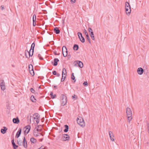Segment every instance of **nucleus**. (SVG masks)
I'll return each mask as SVG.
<instances>
[{
	"label": "nucleus",
	"mask_w": 149,
	"mask_h": 149,
	"mask_svg": "<svg viewBox=\"0 0 149 149\" xmlns=\"http://www.w3.org/2000/svg\"><path fill=\"white\" fill-rule=\"evenodd\" d=\"M30 66H31V70H29L30 74L31 75L33 76L34 75V72L33 70V67L32 65H31Z\"/></svg>",
	"instance_id": "18"
},
{
	"label": "nucleus",
	"mask_w": 149,
	"mask_h": 149,
	"mask_svg": "<svg viewBox=\"0 0 149 149\" xmlns=\"http://www.w3.org/2000/svg\"><path fill=\"white\" fill-rule=\"evenodd\" d=\"M64 127L65 129L64 130V132H67L68 130V126L67 125H65Z\"/></svg>",
	"instance_id": "29"
},
{
	"label": "nucleus",
	"mask_w": 149,
	"mask_h": 149,
	"mask_svg": "<svg viewBox=\"0 0 149 149\" xmlns=\"http://www.w3.org/2000/svg\"><path fill=\"white\" fill-rule=\"evenodd\" d=\"M40 119V118H38V119H36V122L37 123V124H38L39 122Z\"/></svg>",
	"instance_id": "39"
},
{
	"label": "nucleus",
	"mask_w": 149,
	"mask_h": 149,
	"mask_svg": "<svg viewBox=\"0 0 149 149\" xmlns=\"http://www.w3.org/2000/svg\"><path fill=\"white\" fill-rule=\"evenodd\" d=\"M131 9V7L128 2H126L125 3V8Z\"/></svg>",
	"instance_id": "28"
},
{
	"label": "nucleus",
	"mask_w": 149,
	"mask_h": 149,
	"mask_svg": "<svg viewBox=\"0 0 149 149\" xmlns=\"http://www.w3.org/2000/svg\"><path fill=\"white\" fill-rule=\"evenodd\" d=\"M39 88H40V86H39Z\"/></svg>",
	"instance_id": "57"
},
{
	"label": "nucleus",
	"mask_w": 149,
	"mask_h": 149,
	"mask_svg": "<svg viewBox=\"0 0 149 149\" xmlns=\"http://www.w3.org/2000/svg\"><path fill=\"white\" fill-rule=\"evenodd\" d=\"M83 84L85 86L88 85V82L87 81H85L83 83Z\"/></svg>",
	"instance_id": "38"
},
{
	"label": "nucleus",
	"mask_w": 149,
	"mask_h": 149,
	"mask_svg": "<svg viewBox=\"0 0 149 149\" xmlns=\"http://www.w3.org/2000/svg\"><path fill=\"white\" fill-rule=\"evenodd\" d=\"M30 141L31 143H35L37 142L36 140L33 137L31 138Z\"/></svg>",
	"instance_id": "26"
},
{
	"label": "nucleus",
	"mask_w": 149,
	"mask_h": 149,
	"mask_svg": "<svg viewBox=\"0 0 149 149\" xmlns=\"http://www.w3.org/2000/svg\"><path fill=\"white\" fill-rule=\"evenodd\" d=\"M126 113L128 121L130 122L132 119V112L130 109L129 107L126 108Z\"/></svg>",
	"instance_id": "2"
},
{
	"label": "nucleus",
	"mask_w": 149,
	"mask_h": 149,
	"mask_svg": "<svg viewBox=\"0 0 149 149\" xmlns=\"http://www.w3.org/2000/svg\"><path fill=\"white\" fill-rule=\"evenodd\" d=\"M63 77H64V78H63V77H62V78L61 79V82L63 81H64L65 79V78L66 77V76H63Z\"/></svg>",
	"instance_id": "35"
},
{
	"label": "nucleus",
	"mask_w": 149,
	"mask_h": 149,
	"mask_svg": "<svg viewBox=\"0 0 149 149\" xmlns=\"http://www.w3.org/2000/svg\"><path fill=\"white\" fill-rule=\"evenodd\" d=\"M77 64H78L80 68H82L83 67V63L80 61H76Z\"/></svg>",
	"instance_id": "19"
},
{
	"label": "nucleus",
	"mask_w": 149,
	"mask_h": 149,
	"mask_svg": "<svg viewBox=\"0 0 149 149\" xmlns=\"http://www.w3.org/2000/svg\"><path fill=\"white\" fill-rule=\"evenodd\" d=\"M13 121L14 123L16 124H18L19 122V120L17 117L13 118Z\"/></svg>",
	"instance_id": "17"
},
{
	"label": "nucleus",
	"mask_w": 149,
	"mask_h": 149,
	"mask_svg": "<svg viewBox=\"0 0 149 149\" xmlns=\"http://www.w3.org/2000/svg\"><path fill=\"white\" fill-rule=\"evenodd\" d=\"M11 142L13 149H17V148L18 147V146L16 145L15 144L14 139L12 140Z\"/></svg>",
	"instance_id": "15"
},
{
	"label": "nucleus",
	"mask_w": 149,
	"mask_h": 149,
	"mask_svg": "<svg viewBox=\"0 0 149 149\" xmlns=\"http://www.w3.org/2000/svg\"><path fill=\"white\" fill-rule=\"evenodd\" d=\"M77 34L78 37L81 42L82 43L84 42H85V39L82 36L81 33L78 32Z\"/></svg>",
	"instance_id": "7"
},
{
	"label": "nucleus",
	"mask_w": 149,
	"mask_h": 149,
	"mask_svg": "<svg viewBox=\"0 0 149 149\" xmlns=\"http://www.w3.org/2000/svg\"><path fill=\"white\" fill-rule=\"evenodd\" d=\"M50 95H51V97L52 99H54L56 96V94L53 95V93L52 92L50 93Z\"/></svg>",
	"instance_id": "32"
},
{
	"label": "nucleus",
	"mask_w": 149,
	"mask_h": 149,
	"mask_svg": "<svg viewBox=\"0 0 149 149\" xmlns=\"http://www.w3.org/2000/svg\"><path fill=\"white\" fill-rule=\"evenodd\" d=\"M46 147H44L43 146H42L40 148L38 149H45Z\"/></svg>",
	"instance_id": "43"
},
{
	"label": "nucleus",
	"mask_w": 149,
	"mask_h": 149,
	"mask_svg": "<svg viewBox=\"0 0 149 149\" xmlns=\"http://www.w3.org/2000/svg\"><path fill=\"white\" fill-rule=\"evenodd\" d=\"M34 47H35V43L34 42H33V43H32V44L31 45V48L30 49V51H31V50H32V55H33V54Z\"/></svg>",
	"instance_id": "24"
},
{
	"label": "nucleus",
	"mask_w": 149,
	"mask_h": 149,
	"mask_svg": "<svg viewBox=\"0 0 149 149\" xmlns=\"http://www.w3.org/2000/svg\"><path fill=\"white\" fill-rule=\"evenodd\" d=\"M34 18H35V16H34Z\"/></svg>",
	"instance_id": "56"
},
{
	"label": "nucleus",
	"mask_w": 149,
	"mask_h": 149,
	"mask_svg": "<svg viewBox=\"0 0 149 149\" xmlns=\"http://www.w3.org/2000/svg\"><path fill=\"white\" fill-rule=\"evenodd\" d=\"M73 49L74 50L77 51L79 49V46L77 44H74L73 47Z\"/></svg>",
	"instance_id": "27"
},
{
	"label": "nucleus",
	"mask_w": 149,
	"mask_h": 149,
	"mask_svg": "<svg viewBox=\"0 0 149 149\" xmlns=\"http://www.w3.org/2000/svg\"><path fill=\"white\" fill-rule=\"evenodd\" d=\"M31 127L30 125H27L25 126L24 128V130H25L24 131V133L25 135H26L29 132Z\"/></svg>",
	"instance_id": "5"
},
{
	"label": "nucleus",
	"mask_w": 149,
	"mask_h": 149,
	"mask_svg": "<svg viewBox=\"0 0 149 149\" xmlns=\"http://www.w3.org/2000/svg\"><path fill=\"white\" fill-rule=\"evenodd\" d=\"M125 11L127 15H129L131 12V9L125 8Z\"/></svg>",
	"instance_id": "30"
},
{
	"label": "nucleus",
	"mask_w": 149,
	"mask_h": 149,
	"mask_svg": "<svg viewBox=\"0 0 149 149\" xmlns=\"http://www.w3.org/2000/svg\"><path fill=\"white\" fill-rule=\"evenodd\" d=\"M84 33L86 36L87 35H88L87 31H86V29H84Z\"/></svg>",
	"instance_id": "36"
},
{
	"label": "nucleus",
	"mask_w": 149,
	"mask_h": 149,
	"mask_svg": "<svg viewBox=\"0 0 149 149\" xmlns=\"http://www.w3.org/2000/svg\"><path fill=\"white\" fill-rule=\"evenodd\" d=\"M1 8L2 9V10L4 9V8L3 6H1Z\"/></svg>",
	"instance_id": "50"
},
{
	"label": "nucleus",
	"mask_w": 149,
	"mask_h": 149,
	"mask_svg": "<svg viewBox=\"0 0 149 149\" xmlns=\"http://www.w3.org/2000/svg\"><path fill=\"white\" fill-rule=\"evenodd\" d=\"M72 97H73V98H74V97H74V96H72Z\"/></svg>",
	"instance_id": "54"
},
{
	"label": "nucleus",
	"mask_w": 149,
	"mask_h": 149,
	"mask_svg": "<svg viewBox=\"0 0 149 149\" xmlns=\"http://www.w3.org/2000/svg\"><path fill=\"white\" fill-rule=\"evenodd\" d=\"M52 74L54 75H56L57 74L56 72V71L54 70L52 72Z\"/></svg>",
	"instance_id": "41"
},
{
	"label": "nucleus",
	"mask_w": 149,
	"mask_h": 149,
	"mask_svg": "<svg viewBox=\"0 0 149 149\" xmlns=\"http://www.w3.org/2000/svg\"><path fill=\"white\" fill-rule=\"evenodd\" d=\"M31 51H29H29H26V52H27V53L28 54V56H26V51H25V56L26 57V58H30V57L31 56H32L33 55H32V54H31H31H30V52Z\"/></svg>",
	"instance_id": "20"
},
{
	"label": "nucleus",
	"mask_w": 149,
	"mask_h": 149,
	"mask_svg": "<svg viewBox=\"0 0 149 149\" xmlns=\"http://www.w3.org/2000/svg\"><path fill=\"white\" fill-rule=\"evenodd\" d=\"M33 116H35V117L34 118V119L40 118V115L37 113H35Z\"/></svg>",
	"instance_id": "25"
},
{
	"label": "nucleus",
	"mask_w": 149,
	"mask_h": 149,
	"mask_svg": "<svg viewBox=\"0 0 149 149\" xmlns=\"http://www.w3.org/2000/svg\"><path fill=\"white\" fill-rule=\"evenodd\" d=\"M71 2L72 3H74L75 2L76 0H70Z\"/></svg>",
	"instance_id": "46"
},
{
	"label": "nucleus",
	"mask_w": 149,
	"mask_h": 149,
	"mask_svg": "<svg viewBox=\"0 0 149 149\" xmlns=\"http://www.w3.org/2000/svg\"><path fill=\"white\" fill-rule=\"evenodd\" d=\"M0 86L1 90L4 91L6 89L5 83L3 80H2L1 81V82L0 83Z\"/></svg>",
	"instance_id": "8"
},
{
	"label": "nucleus",
	"mask_w": 149,
	"mask_h": 149,
	"mask_svg": "<svg viewBox=\"0 0 149 149\" xmlns=\"http://www.w3.org/2000/svg\"><path fill=\"white\" fill-rule=\"evenodd\" d=\"M28 54L27 53V52H26V56H28Z\"/></svg>",
	"instance_id": "53"
},
{
	"label": "nucleus",
	"mask_w": 149,
	"mask_h": 149,
	"mask_svg": "<svg viewBox=\"0 0 149 149\" xmlns=\"http://www.w3.org/2000/svg\"><path fill=\"white\" fill-rule=\"evenodd\" d=\"M3 128V129H2L1 130V132L2 134H4L6 132V131L7 130V129L5 127H4Z\"/></svg>",
	"instance_id": "23"
},
{
	"label": "nucleus",
	"mask_w": 149,
	"mask_h": 149,
	"mask_svg": "<svg viewBox=\"0 0 149 149\" xmlns=\"http://www.w3.org/2000/svg\"><path fill=\"white\" fill-rule=\"evenodd\" d=\"M71 78L72 80H74V82H75L76 80L75 79V77H74V74L73 73H72V74Z\"/></svg>",
	"instance_id": "33"
},
{
	"label": "nucleus",
	"mask_w": 149,
	"mask_h": 149,
	"mask_svg": "<svg viewBox=\"0 0 149 149\" xmlns=\"http://www.w3.org/2000/svg\"><path fill=\"white\" fill-rule=\"evenodd\" d=\"M61 104L62 106H64L67 103V97L63 94H62L61 96Z\"/></svg>",
	"instance_id": "4"
},
{
	"label": "nucleus",
	"mask_w": 149,
	"mask_h": 149,
	"mask_svg": "<svg viewBox=\"0 0 149 149\" xmlns=\"http://www.w3.org/2000/svg\"><path fill=\"white\" fill-rule=\"evenodd\" d=\"M62 52L63 56L64 57H66L68 55V51L66 47L63 46L62 48Z\"/></svg>",
	"instance_id": "6"
},
{
	"label": "nucleus",
	"mask_w": 149,
	"mask_h": 149,
	"mask_svg": "<svg viewBox=\"0 0 149 149\" xmlns=\"http://www.w3.org/2000/svg\"><path fill=\"white\" fill-rule=\"evenodd\" d=\"M17 144L20 146L23 145V146L26 148L27 147V141L26 140L25 137H24L22 142V140L19 139L17 140Z\"/></svg>",
	"instance_id": "1"
},
{
	"label": "nucleus",
	"mask_w": 149,
	"mask_h": 149,
	"mask_svg": "<svg viewBox=\"0 0 149 149\" xmlns=\"http://www.w3.org/2000/svg\"><path fill=\"white\" fill-rule=\"evenodd\" d=\"M59 61V60L58 58H55L54 59V61H52V63L54 66H56L58 64V62Z\"/></svg>",
	"instance_id": "12"
},
{
	"label": "nucleus",
	"mask_w": 149,
	"mask_h": 149,
	"mask_svg": "<svg viewBox=\"0 0 149 149\" xmlns=\"http://www.w3.org/2000/svg\"><path fill=\"white\" fill-rule=\"evenodd\" d=\"M137 72L140 75H141L143 73L144 70L141 68H139L137 69Z\"/></svg>",
	"instance_id": "13"
},
{
	"label": "nucleus",
	"mask_w": 149,
	"mask_h": 149,
	"mask_svg": "<svg viewBox=\"0 0 149 149\" xmlns=\"http://www.w3.org/2000/svg\"><path fill=\"white\" fill-rule=\"evenodd\" d=\"M60 54V53H59L58 54H57V55H59Z\"/></svg>",
	"instance_id": "55"
},
{
	"label": "nucleus",
	"mask_w": 149,
	"mask_h": 149,
	"mask_svg": "<svg viewBox=\"0 0 149 149\" xmlns=\"http://www.w3.org/2000/svg\"><path fill=\"white\" fill-rule=\"evenodd\" d=\"M54 53L55 55H57V54H56V51H54Z\"/></svg>",
	"instance_id": "47"
},
{
	"label": "nucleus",
	"mask_w": 149,
	"mask_h": 149,
	"mask_svg": "<svg viewBox=\"0 0 149 149\" xmlns=\"http://www.w3.org/2000/svg\"><path fill=\"white\" fill-rule=\"evenodd\" d=\"M36 16L35 14L33 15V25L35 26L36 25Z\"/></svg>",
	"instance_id": "16"
},
{
	"label": "nucleus",
	"mask_w": 149,
	"mask_h": 149,
	"mask_svg": "<svg viewBox=\"0 0 149 149\" xmlns=\"http://www.w3.org/2000/svg\"><path fill=\"white\" fill-rule=\"evenodd\" d=\"M56 75H57V77H59L60 76V74L59 73H57V74Z\"/></svg>",
	"instance_id": "51"
},
{
	"label": "nucleus",
	"mask_w": 149,
	"mask_h": 149,
	"mask_svg": "<svg viewBox=\"0 0 149 149\" xmlns=\"http://www.w3.org/2000/svg\"><path fill=\"white\" fill-rule=\"evenodd\" d=\"M40 56H41L40 54H39L38 55V56L39 57V58L40 59V60L43 59V58L42 57H41Z\"/></svg>",
	"instance_id": "42"
},
{
	"label": "nucleus",
	"mask_w": 149,
	"mask_h": 149,
	"mask_svg": "<svg viewBox=\"0 0 149 149\" xmlns=\"http://www.w3.org/2000/svg\"><path fill=\"white\" fill-rule=\"evenodd\" d=\"M36 132H33V135L35 136H43V135L41 133H38V132L39 131V129H37L36 130Z\"/></svg>",
	"instance_id": "11"
},
{
	"label": "nucleus",
	"mask_w": 149,
	"mask_h": 149,
	"mask_svg": "<svg viewBox=\"0 0 149 149\" xmlns=\"http://www.w3.org/2000/svg\"><path fill=\"white\" fill-rule=\"evenodd\" d=\"M88 30L89 32L90 33H91V32H93V30H92V29L90 27L88 28Z\"/></svg>",
	"instance_id": "40"
},
{
	"label": "nucleus",
	"mask_w": 149,
	"mask_h": 149,
	"mask_svg": "<svg viewBox=\"0 0 149 149\" xmlns=\"http://www.w3.org/2000/svg\"><path fill=\"white\" fill-rule=\"evenodd\" d=\"M62 77H63L64 76H66L67 72L66 69L65 68H63L62 71Z\"/></svg>",
	"instance_id": "21"
},
{
	"label": "nucleus",
	"mask_w": 149,
	"mask_h": 149,
	"mask_svg": "<svg viewBox=\"0 0 149 149\" xmlns=\"http://www.w3.org/2000/svg\"><path fill=\"white\" fill-rule=\"evenodd\" d=\"M91 38H92V40H95L94 36H91Z\"/></svg>",
	"instance_id": "45"
},
{
	"label": "nucleus",
	"mask_w": 149,
	"mask_h": 149,
	"mask_svg": "<svg viewBox=\"0 0 149 149\" xmlns=\"http://www.w3.org/2000/svg\"><path fill=\"white\" fill-rule=\"evenodd\" d=\"M21 131H22V129H21V128H19V129L18 130L16 134V137L17 138L19 137V136H20L21 134Z\"/></svg>",
	"instance_id": "14"
},
{
	"label": "nucleus",
	"mask_w": 149,
	"mask_h": 149,
	"mask_svg": "<svg viewBox=\"0 0 149 149\" xmlns=\"http://www.w3.org/2000/svg\"><path fill=\"white\" fill-rule=\"evenodd\" d=\"M30 91L31 93H34L35 92V91L32 88H31Z\"/></svg>",
	"instance_id": "37"
},
{
	"label": "nucleus",
	"mask_w": 149,
	"mask_h": 149,
	"mask_svg": "<svg viewBox=\"0 0 149 149\" xmlns=\"http://www.w3.org/2000/svg\"><path fill=\"white\" fill-rule=\"evenodd\" d=\"M54 31L56 34H59L60 32V30L58 29V28L57 27L54 28Z\"/></svg>",
	"instance_id": "22"
},
{
	"label": "nucleus",
	"mask_w": 149,
	"mask_h": 149,
	"mask_svg": "<svg viewBox=\"0 0 149 149\" xmlns=\"http://www.w3.org/2000/svg\"><path fill=\"white\" fill-rule=\"evenodd\" d=\"M109 134L111 140L112 141H114V136L112 132L111 131H109Z\"/></svg>",
	"instance_id": "10"
},
{
	"label": "nucleus",
	"mask_w": 149,
	"mask_h": 149,
	"mask_svg": "<svg viewBox=\"0 0 149 149\" xmlns=\"http://www.w3.org/2000/svg\"><path fill=\"white\" fill-rule=\"evenodd\" d=\"M91 37L94 36L93 32H91L90 34Z\"/></svg>",
	"instance_id": "44"
},
{
	"label": "nucleus",
	"mask_w": 149,
	"mask_h": 149,
	"mask_svg": "<svg viewBox=\"0 0 149 149\" xmlns=\"http://www.w3.org/2000/svg\"><path fill=\"white\" fill-rule=\"evenodd\" d=\"M31 65H32L31 64H30L29 65V70H31V66H30Z\"/></svg>",
	"instance_id": "48"
},
{
	"label": "nucleus",
	"mask_w": 149,
	"mask_h": 149,
	"mask_svg": "<svg viewBox=\"0 0 149 149\" xmlns=\"http://www.w3.org/2000/svg\"><path fill=\"white\" fill-rule=\"evenodd\" d=\"M31 100L33 102H35L36 101V99H35L33 95H32L31 97Z\"/></svg>",
	"instance_id": "31"
},
{
	"label": "nucleus",
	"mask_w": 149,
	"mask_h": 149,
	"mask_svg": "<svg viewBox=\"0 0 149 149\" xmlns=\"http://www.w3.org/2000/svg\"><path fill=\"white\" fill-rule=\"evenodd\" d=\"M43 139V138H42L41 139H39V141H42Z\"/></svg>",
	"instance_id": "49"
},
{
	"label": "nucleus",
	"mask_w": 149,
	"mask_h": 149,
	"mask_svg": "<svg viewBox=\"0 0 149 149\" xmlns=\"http://www.w3.org/2000/svg\"><path fill=\"white\" fill-rule=\"evenodd\" d=\"M54 87L55 88H56V86H54Z\"/></svg>",
	"instance_id": "52"
},
{
	"label": "nucleus",
	"mask_w": 149,
	"mask_h": 149,
	"mask_svg": "<svg viewBox=\"0 0 149 149\" xmlns=\"http://www.w3.org/2000/svg\"><path fill=\"white\" fill-rule=\"evenodd\" d=\"M86 38L88 40V42L91 43V41H90V38L89 37V35H87L86 36Z\"/></svg>",
	"instance_id": "34"
},
{
	"label": "nucleus",
	"mask_w": 149,
	"mask_h": 149,
	"mask_svg": "<svg viewBox=\"0 0 149 149\" xmlns=\"http://www.w3.org/2000/svg\"><path fill=\"white\" fill-rule=\"evenodd\" d=\"M77 123L81 126L83 127L85 126V124L83 118L79 117L77 120Z\"/></svg>",
	"instance_id": "3"
},
{
	"label": "nucleus",
	"mask_w": 149,
	"mask_h": 149,
	"mask_svg": "<svg viewBox=\"0 0 149 149\" xmlns=\"http://www.w3.org/2000/svg\"><path fill=\"white\" fill-rule=\"evenodd\" d=\"M70 138L69 136L67 134H64L63 135L61 139L63 141H68Z\"/></svg>",
	"instance_id": "9"
}]
</instances>
